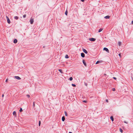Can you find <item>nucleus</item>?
<instances>
[{
    "mask_svg": "<svg viewBox=\"0 0 133 133\" xmlns=\"http://www.w3.org/2000/svg\"><path fill=\"white\" fill-rule=\"evenodd\" d=\"M6 18L7 20V22L8 23L10 24V21L9 18L7 16H6Z\"/></svg>",
    "mask_w": 133,
    "mask_h": 133,
    "instance_id": "1",
    "label": "nucleus"
},
{
    "mask_svg": "<svg viewBox=\"0 0 133 133\" xmlns=\"http://www.w3.org/2000/svg\"><path fill=\"white\" fill-rule=\"evenodd\" d=\"M30 24H33L34 22V19L33 18H31L30 20Z\"/></svg>",
    "mask_w": 133,
    "mask_h": 133,
    "instance_id": "2",
    "label": "nucleus"
},
{
    "mask_svg": "<svg viewBox=\"0 0 133 133\" xmlns=\"http://www.w3.org/2000/svg\"><path fill=\"white\" fill-rule=\"evenodd\" d=\"M89 40L92 41H95V38H90L89 39Z\"/></svg>",
    "mask_w": 133,
    "mask_h": 133,
    "instance_id": "3",
    "label": "nucleus"
},
{
    "mask_svg": "<svg viewBox=\"0 0 133 133\" xmlns=\"http://www.w3.org/2000/svg\"><path fill=\"white\" fill-rule=\"evenodd\" d=\"M103 50L105 51L108 52H109V50L108 49L106 48H104L103 49Z\"/></svg>",
    "mask_w": 133,
    "mask_h": 133,
    "instance_id": "4",
    "label": "nucleus"
},
{
    "mask_svg": "<svg viewBox=\"0 0 133 133\" xmlns=\"http://www.w3.org/2000/svg\"><path fill=\"white\" fill-rule=\"evenodd\" d=\"M15 78L17 79L20 80L21 79V78L18 76H15Z\"/></svg>",
    "mask_w": 133,
    "mask_h": 133,
    "instance_id": "5",
    "label": "nucleus"
},
{
    "mask_svg": "<svg viewBox=\"0 0 133 133\" xmlns=\"http://www.w3.org/2000/svg\"><path fill=\"white\" fill-rule=\"evenodd\" d=\"M83 52H84L85 54H87L88 53V52L85 49H83Z\"/></svg>",
    "mask_w": 133,
    "mask_h": 133,
    "instance_id": "6",
    "label": "nucleus"
},
{
    "mask_svg": "<svg viewBox=\"0 0 133 133\" xmlns=\"http://www.w3.org/2000/svg\"><path fill=\"white\" fill-rule=\"evenodd\" d=\"M81 56L82 57H85V54L83 53H82L81 54Z\"/></svg>",
    "mask_w": 133,
    "mask_h": 133,
    "instance_id": "7",
    "label": "nucleus"
},
{
    "mask_svg": "<svg viewBox=\"0 0 133 133\" xmlns=\"http://www.w3.org/2000/svg\"><path fill=\"white\" fill-rule=\"evenodd\" d=\"M83 63L84 64V65L85 66H86L87 64L85 63V61L84 60H83Z\"/></svg>",
    "mask_w": 133,
    "mask_h": 133,
    "instance_id": "8",
    "label": "nucleus"
},
{
    "mask_svg": "<svg viewBox=\"0 0 133 133\" xmlns=\"http://www.w3.org/2000/svg\"><path fill=\"white\" fill-rule=\"evenodd\" d=\"M110 16H105L104 17V18L105 19H108L109 18Z\"/></svg>",
    "mask_w": 133,
    "mask_h": 133,
    "instance_id": "9",
    "label": "nucleus"
},
{
    "mask_svg": "<svg viewBox=\"0 0 133 133\" xmlns=\"http://www.w3.org/2000/svg\"><path fill=\"white\" fill-rule=\"evenodd\" d=\"M13 115H14L15 116H16V112L15 111H14L13 113Z\"/></svg>",
    "mask_w": 133,
    "mask_h": 133,
    "instance_id": "10",
    "label": "nucleus"
},
{
    "mask_svg": "<svg viewBox=\"0 0 133 133\" xmlns=\"http://www.w3.org/2000/svg\"><path fill=\"white\" fill-rule=\"evenodd\" d=\"M110 119L112 122L114 121V118L112 116H111L110 117Z\"/></svg>",
    "mask_w": 133,
    "mask_h": 133,
    "instance_id": "11",
    "label": "nucleus"
},
{
    "mask_svg": "<svg viewBox=\"0 0 133 133\" xmlns=\"http://www.w3.org/2000/svg\"><path fill=\"white\" fill-rule=\"evenodd\" d=\"M17 40L16 39H15L14 40V42L15 43H17Z\"/></svg>",
    "mask_w": 133,
    "mask_h": 133,
    "instance_id": "12",
    "label": "nucleus"
},
{
    "mask_svg": "<svg viewBox=\"0 0 133 133\" xmlns=\"http://www.w3.org/2000/svg\"><path fill=\"white\" fill-rule=\"evenodd\" d=\"M65 118L64 116H63L62 118V120L63 121H65Z\"/></svg>",
    "mask_w": 133,
    "mask_h": 133,
    "instance_id": "13",
    "label": "nucleus"
},
{
    "mask_svg": "<svg viewBox=\"0 0 133 133\" xmlns=\"http://www.w3.org/2000/svg\"><path fill=\"white\" fill-rule=\"evenodd\" d=\"M14 18L16 20H17L18 19V17L17 16H15L14 17Z\"/></svg>",
    "mask_w": 133,
    "mask_h": 133,
    "instance_id": "14",
    "label": "nucleus"
},
{
    "mask_svg": "<svg viewBox=\"0 0 133 133\" xmlns=\"http://www.w3.org/2000/svg\"><path fill=\"white\" fill-rule=\"evenodd\" d=\"M58 71L60 72L61 74H63V73L62 72V70L61 69H59Z\"/></svg>",
    "mask_w": 133,
    "mask_h": 133,
    "instance_id": "15",
    "label": "nucleus"
},
{
    "mask_svg": "<svg viewBox=\"0 0 133 133\" xmlns=\"http://www.w3.org/2000/svg\"><path fill=\"white\" fill-rule=\"evenodd\" d=\"M103 30V29H99L98 30V32H101Z\"/></svg>",
    "mask_w": 133,
    "mask_h": 133,
    "instance_id": "16",
    "label": "nucleus"
},
{
    "mask_svg": "<svg viewBox=\"0 0 133 133\" xmlns=\"http://www.w3.org/2000/svg\"><path fill=\"white\" fill-rule=\"evenodd\" d=\"M121 42H118V45L119 46H120L121 45Z\"/></svg>",
    "mask_w": 133,
    "mask_h": 133,
    "instance_id": "17",
    "label": "nucleus"
},
{
    "mask_svg": "<svg viewBox=\"0 0 133 133\" xmlns=\"http://www.w3.org/2000/svg\"><path fill=\"white\" fill-rule=\"evenodd\" d=\"M64 113H65V115L66 116H68V115H67V112L66 111H65Z\"/></svg>",
    "mask_w": 133,
    "mask_h": 133,
    "instance_id": "18",
    "label": "nucleus"
},
{
    "mask_svg": "<svg viewBox=\"0 0 133 133\" xmlns=\"http://www.w3.org/2000/svg\"><path fill=\"white\" fill-rule=\"evenodd\" d=\"M65 57L66 58H69V56L68 55H66L65 56Z\"/></svg>",
    "mask_w": 133,
    "mask_h": 133,
    "instance_id": "19",
    "label": "nucleus"
},
{
    "mask_svg": "<svg viewBox=\"0 0 133 133\" xmlns=\"http://www.w3.org/2000/svg\"><path fill=\"white\" fill-rule=\"evenodd\" d=\"M65 14L66 15H67L68 14V11L67 10H66L65 12Z\"/></svg>",
    "mask_w": 133,
    "mask_h": 133,
    "instance_id": "20",
    "label": "nucleus"
},
{
    "mask_svg": "<svg viewBox=\"0 0 133 133\" xmlns=\"http://www.w3.org/2000/svg\"><path fill=\"white\" fill-rule=\"evenodd\" d=\"M73 78L72 77H70L69 78V80L70 81H71L72 80Z\"/></svg>",
    "mask_w": 133,
    "mask_h": 133,
    "instance_id": "21",
    "label": "nucleus"
},
{
    "mask_svg": "<svg viewBox=\"0 0 133 133\" xmlns=\"http://www.w3.org/2000/svg\"><path fill=\"white\" fill-rule=\"evenodd\" d=\"M119 131L122 133L123 132V130L121 128H120Z\"/></svg>",
    "mask_w": 133,
    "mask_h": 133,
    "instance_id": "22",
    "label": "nucleus"
},
{
    "mask_svg": "<svg viewBox=\"0 0 133 133\" xmlns=\"http://www.w3.org/2000/svg\"><path fill=\"white\" fill-rule=\"evenodd\" d=\"M22 111V108H21L19 110V111L20 112H21Z\"/></svg>",
    "mask_w": 133,
    "mask_h": 133,
    "instance_id": "23",
    "label": "nucleus"
},
{
    "mask_svg": "<svg viewBox=\"0 0 133 133\" xmlns=\"http://www.w3.org/2000/svg\"><path fill=\"white\" fill-rule=\"evenodd\" d=\"M99 62H100V61H97L96 62V64H98V63H99Z\"/></svg>",
    "mask_w": 133,
    "mask_h": 133,
    "instance_id": "24",
    "label": "nucleus"
},
{
    "mask_svg": "<svg viewBox=\"0 0 133 133\" xmlns=\"http://www.w3.org/2000/svg\"><path fill=\"white\" fill-rule=\"evenodd\" d=\"M72 85L73 86V87H75L76 86V85L75 84H72Z\"/></svg>",
    "mask_w": 133,
    "mask_h": 133,
    "instance_id": "25",
    "label": "nucleus"
},
{
    "mask_svg": "<svg viewBox=\"0 0 133 133\" xmlns=\"http://www.w3.org/2000/svg\"><path fill=\"white\" fill-rule=\"evenodd\" d=\"M26 15H24L23 16V18H25L26 17Z\"/></svg>",
    "mask_w": 133,
    "mask_h": 133,
    "instance_id": "26",
    "label": "nucleus"
},
{
    "mask_svg": "<svg viewBox=\"0 0 133 133\" xmlns=\"http://www.w3.org/2000/svg\"><path fill=\"white\" fill-rule=\"evenodd\" d=\"M115 88H113L112 89V90L113 91H115Z\"/></svg>",
    "mask_w": 133,
    "mask_h": 133,
    "instance_id": "27",
    "label": "nucleus"
},
{
    "mask_svg": "<svg viewBox=\"0 0 133 133\" xmlns=\"http://www.w3.org/2000/svg\"><path fill=\"white\" fill-rule=\"evenodd\" d=\"M28 97H30V96L29 95H26Z\"/></svg>",
    "mask_w": 133,
    "mask_h": 133,
    "instance_id": "28",
    "label": "nucleus"
},
{
    "mask_svg": "<svg viewBox=\"0 0 133 133\" xmlns=\"http://www.w3.org/2000/svg\"><path fill=\"white\" fill-rule=\"evenodd\" d=\"M41 121H39V126H40V124H41Z\"/></svg>",
    "mask_w": 133,
    "mask_h": 133,
    "instance_id": "29",
    "label": "nucleus"
},
{
    "mask_svg": "<svg viewBox=\"0 0 133 133\" xmlns=\"http://www.w3.org/2000/svg\"><path fill=\"white\" fill-rule=\"evenodd\" d=\"M83 102H84V103H86L87 102V101H85V100L83 101Z\"/></svg>",
    "mask_w": 133,
    "mask_h": 133,
    "instance_id": "30",
    "label": "nucleus"
},
{
    "mask_svg": "<svg viewBox=\"0 0 133 133\" xmlns=\"http://www.w3.org/2000/svg\"><path fill=\"white\" fill-rule=\"evenodd\" d=\"M119 57H121V54L120 53L119 54Z\"/></svg>",
    "mask_w": 133,
    "mask_h": 133,
    "instance_id": "31",
    "label": "nucleus"
},
{
    "mask_svg": "<svg viewBox=\"0 0 133 133\" xmlns=\"http://www.w3.org/2000/svg\"><path fill=\"white\" fill-rule=\"evenodd\" d=\"M114 79H116V77H113V78Z\"/></svg>",
    "mask_w": 133,
    "mask_h": 133,
    "instance_id": "32",
    "label": "nucleus"
},
{
    "mask_svg": "<svg viewBox=\"0 0 133 133\" xmlns=\"http://www.w3.org/2000/svg\"><path fill=\"white\" fill-rule=\"evenodd\" d=\"M106 101L107 102H108V99H106Z\"/></svg>",
    "mask_w": 133,
    "mask_h": 133,
    "instance_id": "33",
    "label": "nucleus"
},
{
    "mask_svg": "<svg viewBox=\"0 0 133 133\" xmlns=\"http://www.w3.org/2000/svg\"><path fill=\"white\" fill-rule=\"evenodd\" d=\"M81 1L82 2H84V0H81Z\"/></svg>",
    "mask_w": 133,
    "mask_h": 133,
    "instance_id": "34",
    "label": "nucleus"
},
{
    "mask_svg": "<svg viewBox=\"0 0 133 133\" xmlns=\"http://www.w3.org/2000/svg\"><path fill=\"white\" fill-rule=\"evenodd\" d=\"M131 24H133V21H132V22H131Z\"/></svg>",
    "mask_w": 133,
    "mask_h": 133,
    "instance_id": "35",
    "label": "nucleus"
},
{
    "mask_svg": "<svg viewBox=\"0 0 133 133\" xmlns=\"http://www.w3.org/2000/svg\"><path fill=\"white\" fill-rule=\"evenodd\" d=\"M4 94H3L2 95V97H4Z\"/></svg>",
    "mask_w": 133,
    "mask_h": 133,
    "instance_id": "36",
    "label": "nucleus"
},
{
    "mask_svg": "<svg viewBox=\"0 0 133 133\" xmlns=\"http://www.w3.org/2000/svg\"><path fill=\"white\" fill-rule=\"evenodd\" d=\"M33 105H34V107L35 106V104H34V102L33 103Z\"/></svg>",
    "mask_w": 133,
    "mask_h": 133,
    "instance_id": "37",
    "label": "nucleus"
},
{
    "mask_svg": "<svg viewBox=\"0 0 133 133\" xmlns=\"http://www.w3.org/2000/svg\"><path fill=\"white\" fill-rule=\"evenodd\" d=\"M7 81H8V79H6V81H5V82H7Z\"/></svg>",
    "mask_w": 133,
    "mask_h": 133,
    "instance_id": "38",
    "label": "nucleus"
},
{
    "mask_svg": "<svg viewBox=\"0 0 133 133\" xmlns=\"http://www.w3.org/2000/svg\"><path fill=\"white\" fill-rule=\"evenodd\" d=\"M124 122L125 123H127V122H126V121H125Z\"/></svg>",
    "mask_w": 133,
    "mask_h": 133,
    "instance_id": "39",
    "label": "nucleus"
},
{
    "mask_svg": "<svg viewBox=\"0 0 133 133\" xmlns=\"http://www.w3.org/2000/svg\"><path fill=\"white\" fill-rule=\"evenodd\" d=\"M69 133H72V132H69Z\"/></svg>",
    "mask_w": 133,
    "mask_h": 133,
    "instance_id": "40",
    "label": "nucleus"
}]
</instances>
